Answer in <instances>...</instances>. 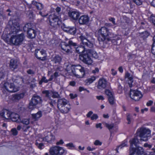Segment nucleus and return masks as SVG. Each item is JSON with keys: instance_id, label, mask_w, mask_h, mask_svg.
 Returning <instances> with one entry per match:
<instances>
[{"instance_id": "c03bdc74", "label": "nucleus", "mask_w": 155, "mask_h": 155, "mask_svg": "<svg viewBox=\"0 0 155 155\" xmlns=\"http://www.w3.org/2000/svg\"><path fill=\"white\" fill-rule=\"evenodd\" d=\"M105 126L110 131V130L114 127V124H110L106 123Z\"/></svg>"}, {"instance_id": "09e8293b", "label": "nucleus", "mask_w": 155, "mask_h": 155, "mask_svg": "<svg viewBox=\"0 0 155 155\" xmlns=\"http://www.w3.org/2000/svg\"><path fill=\"white\" fill-rule=\"evenodd\" d=\"M73 65H71V64H68L67 65L66 70L67 71H69L71 70H72V68Z\"/></svg>"}, {"instance_id": "de8ad7c7", "label": "nucleus", "mask_w": 155, "mask_h": 155, "mask_svg": "<svg viewBox=\"0 0 155 155\" xmlns=\"http://www.w3.org/2000/svg\"><path fill=\"white\" fill-rule=\"evenodd\" d=\"M12 134L14 135H16L18 134V131L15 128H12L11 130Z\"/></svg>"}, {"instance_id": "ea45409f", "label": "nucleus", "mask_w": 155, "mask_h": 155, "mask_svg": "<svg viewBox=\"0 0 155 155\" xmlns=\"http://www.w3.org/2000/svg\"><path fill=\"white\" fill-rule=\"evenodd\" d=\"M48 81V80L45 77L43 76L41 80L39 81V83L41 85L43 82L47 83Z\"/></svg>"}, {"instance_id": "bf43d9fd", "label": "nucleus", "mask_w": 155, "mask_h": 155, "mask_svg": "<svg viewBox=\"0 0 155 155\" xmlns=\"http://www.w3.org/2000/svg\"><path fill=\"white\" fill-rule=\"evenodd\" d=\"M99 69L97 68H96L94 70L92 71V72L93 73H98L99 72Z\"/></svg>"}, {"instance_id": "7c9ffc66", "label": "nucleus", "mask_w": 155, "mask_h": 155, "mask_svg": "<svg viewBox=\"0 0 155 155\" xmlns=\"http://www.w3.org/2000/svg\"><path fill=\"white\" fill-rule=\"evenodd\" d=\"M67 32L72 35H75L76 32V29L74 27H70L68 28Z\"/></svg>"}, {"instance_id": "c85d7f7f", "label": "nucleus", "mask_w": 155, "mask_h": 155, "mask_svg": "<svg viewBox=\"0 0 155 155\" xmlns=\"http://www.w3.org/2000/svg\"><path fill=\"white\" fill-rule=\"evenodd\" d=\"M52 91L45 90L42 91V93L45 95V97L48 98L49 99L51 98Z\"/></svg>"}, {"instance_id": "58836bf2", "label": "nucleus", "mask_w": 155, "mask_h": 155, "mask_svg": "<svg viewBox=\"0 0 155 155\" xmlns=\"http://www.w3.org/2000/svg\"><path fill=\"white\" fill-rule=\"evenodd\" d=\"M35 72L36 70L32 69H29L28 70L26 71V72L27 74L32 75H34L35 73Z\"/></svg>"}, {"instance_id": "dca6fc26", "label": "nucleus", "mask_w": 155, "mask_h": 155, "mask_svg": "<svg viewBox=\"0 0 155 155\" xmlns=\"http://www.w3.org/2000/svg\"><path fill=\"white\" fill-rule=\"evenodd\" d=\"M68 16L71 20H77L80 16L79 13L76 11H70L68 13Z\"/></svg>"}, {"instance_id": "5fc2aeb1", "label": "nucleus", "mask_w": 155, "mask_h": 155, "mask_svg": "<svg viewBox=\"0 0 155 155\" xmlns=\"http://www.w3.org/2000/svg\"><path fill=\"white\" fill-rule=\"evenodd\" d=\"M70 96L71 99H74L77 97V95L76 94L71 93L70 94Z\"/></svg>"}, {"instance_id": "ddd939ff", "label": "nucleus", "mask_w": 155, "mask_h": 155, "mask_svg": "<svg viewBox=\"0 0 155 155\" xmlns=\"http://www.w3.org/2000/svg\"><path fill=\"white\" fill-rule=\"evenodd\" d=\"M35 57L38 59L44 61L46 59V54L44 50L38 49L35 51Z\"/></svg>"}, {"instance_id": "c756f323", "label": "nucleus", "mask_w": 155, "mask_h": 155, "mask_svg": "<svg viewBox=\"0 0 155 155\" xmlns=\"http://www.w3.org/2000/svg\"><path fill=\"white\" fill-rule=\"evenodd\" d=\"M32 116L35 120H37L41 116V111H38L36 114H32Z\"/></svg>"}, {"instance_id": "f704fd0d", "label": "nucleus", "mask_w": 155, "mask_h": 155, "mask_svg": "<svg viewBox=\"0 0 155 155\" xmlns=\"http://www.w3.org/2000/svg\"><path fill=\"white\" fill-rule=\"evenodd\" d=\"M20 123H22L24 124H25V125H28L30 123L29 119L26 118L21 119V118Z\"/></svg>"}, {"instance_id": "a18cd8bd", "label": "nucleus", "mask_w": 155, "mask_h": 155, "mask_svg": "<svg viewBox=\"0 0 155 155\" xmlns=\"http://www.w3.org/2000/svg\"><path fill=\"white\" fill-rule=\"evenodd\" d=\"M69 27L67 26L66 25H65L63 23L61 25V28L64 31L67 32L68 31V30L69 28Z\"/></svg>"}, {"instance_id": "49530a36", "label": "nucleus", "mask_w": 155, "mask_h": 155, "mask_svg": "<svg viewBox=\"0 0 155 155\" xmlns=\"http://www.w3.org/2000/svg\"><path fill=\"white\" fill-rule=\"evenodd\" d=\"M137 5L139 6L141 5L142 2L140 0H132Z\"/></svg>"}, {"instance_id": "a878e982", "label": "nucleus", "mask_w": 155, "mask_h": 155, "mask_svg": "<svg viewBox=\"0 0 155 155\" xmlns=\"http://www.w3.org/2000/svg\"><path fill=\"white\" fill-rule=\"evenodd\" d=\"M140 37L142 38L143 40H145L150 35V33L147 31L139 33Z\"/></svg>"}, {"instance_id": "9b49d317", "label": "nucleus", "mask_w": 155, "mask_h": 155, "mask_svg": "<svg viewBox=\"0 0 155 155\" xmlns=\"http://www.w3.org/2000/svg\"><path fill=\"white\" fill-rule=\"evenodd\" d=\"M49 152L51 155H62L65 152L66 153L67 151L62 147L55 146L51 147Z\"/></svg>"}, {"instance_id": "8fccbe9b", "label": "nucleus", "mask_w": 155, "mask_h": 155, "mask_svg": "<svg viewBox=\"0 0 155 155\" xmlns=\"http://www.w3.org/2000/svg\"><path fill=\"white\" fill-rule=\"evenodd\" d=\"M98 118V116L97 114H94L91 117V119L92 120H96Z\"/></svg>"}, {"instance_id": "0eeeda50", "label": "nucleus", "mask_w": 155, "mask_h": 155, "mask_svg": "<svg viewBox=\"0 0 155 155\" xmlns=\"http://www.w3.org/2000/svg\"><path fill=\"white\" fill-rule=\"evenodd\" d=\"M48 19L49 25L53 28H56L59 25L61 22L59 21V16L55 13H52L49 15Z\"/></svg>"}, {"instance_id": "6e6d98bb", "label": "nucleus", "mask_w": 155, "mask_h": 155, "mask_svg": "<svg viewBox=\"0 0 155 155\" xmlns=\"http://www.w3.org/2000/svg\"><path fill=\"white\" fill-rule=\"evenodd\" d=\"M151 52L153 54L155 55V45H152Z\"/></svg>"}, {"instance_id": "3c124183", "label": "nucleus", "mask_w": 155, "mask_h": 155, "mask_svg": "<svg viewBox=\"0 0 155 155\" xmlns=\"http://www.w3.org/2000/svg\"><path fill=\"white\" fill-rule=\"evenodd\" d=\"M94 145L96 146L101 145L102 144V142L98 140H96L94 141Z\"/></svg>"}, {"instance_id": "37998d69", "label": "nucleus", "mask_w": 155, "mask_h": 155, "mask_svg": "<svg viewBox=\"0 0 155 155\" xmlns=\"http://www.w3.org/2000/svg\"><path fill=\"white\" fill-rule=\"evenodd\" d=\"M127 142H125L122 143L119 146H118L117 148L115 150L116 151V152L117 153H118V149L119 148L121 149L123 147L126 146L127 145Z\"/></svg>"}, {"instance_id": "680f3d73", "label": "nucleus", "mask_w": 155, "mask_h": 155, "mask_svg": "<svg viewBox=\"0 0 155 155\" xmlns=\"http://www.w3.org/2000/svg\"><path fill=\"white\" fill-rule=\"evenodd\" d=\"M118 89L119 91H118V93H121L122 91V87L120 85H119L118 86Z\"/></svg>"}, {"instance_id": "aec40b11", "label": "nucleus", "mask_w": 155, "mask_h": 155, "mask_svg": "<svg viewBox=\"0 0 155 155\" xmlns=\"http://www.w3.org/2000/svg\"><path fill=\"white\" fill-rule=\"evenodd\" d=\"M11 112L6 110H2L0 112V115L5 118L8 119H10Z\"/></svg>"}, {"instance_id": "2eb2a0df", "label": "nucleus", "mask_w": 155, "mask_h": 155, "mask_svg": "<svg viewBox=\"0 0 155 155\" xmlns=\"http://www.w3.org/2000/svg\"><path fill=\"white\" fill-rule=\"evenodd\" d=\"M107 84V80L104 78H101L99 79L97 87L98 89L102 90L106 87Z\"/></svg>"}, {"instance_id": "393cba45", "label": "nucleus", "mask_w": 155, "mask_h": 155, "mask_svg": "<svg viewBox=\"0 0 155 155\" xmlns=\"http://www.w3.org/2000/svg\"><path fill=\"white\" fill-rule=\"evenodd\" d=\"M63 106L61 107L58 108L60 111L62 113L65 114L68 113L70 109V107L69 106Z\"/></svg>"}, {"instance_id": "423d86ee", "label": "nucleus", "mask_w": 155, "mask_h": 155, "mask_svg": "<svg viewBox=\"0 0 155 155\" xmlns=\"http://www.w3.org/2000/svg\"><path fill=\"white\" fill-rule=\"evenodd\" d=\"M77 46V44L71 40H69L68 43L63 42L61 45L62 49L68 54L72 53L71 47H75Z\"/></svg>"}, {"instance_id": "cd10ccee", "label": "nucleus", "mask_w": 155, "mask_h": 155, "mask_svg": "<svg viewBox=\"0 0 155 155\" xmlns=\"http://www.w3.org/2000/svg\"><path fill=\"white\" fill-rule=\"evenodd\" d=\"M32 4L35 6L38 10H41L43 8V6L42 4L38 3L36 1H32Z\"/></svg>"}, {"instance_id": "20e7f679", "label": "nucleus", "mask_w": 155, "mask_h": 155, "mask_svg": "<svg viewBox=\"0 0 155 155\" xmlns=\"http://www.w3.org/2000/svg\"><path fill=\"white\" fill-rule=\"evenodd\" d=\"M130 142L129 155H134L135 153L138 155H142L143 153V150L142 147L138 146L139 141L137 136L130 140Z\"/></svg>"}, {"instance_id": "7ed1b4c3", "label": "nucleus", "mask_w": 155, "mask_h": 155, "mask_svg": "<svg viewBox=\"0 0 155 155\" xmlns=\"http://www.w3.org/2000/svg\"><path fill=\"white\" fill-rule=\"evenodd\" d=\"M98 40L99 41L104 43L106 42V40L110 41L113 40V35L109 31V29L105 27H102L97 32Z\"/></svg>"}, {"instance_id": "e2e57ef3", "label": "nucleus", "mask_w": 155, "mask_h": 155, "mask_svg": "<svg viewBox=\"0 0 155 155\" xmlns=\"http://www.w3.org/2000/svg\"><path fill=\"white\" fill-rule=\"evenodd\" d=\"M111 74L113 75H115L117 74V71L114 69H112L111 70Z\"/></svg>"}, {"instance_id": "4c0bfd02", "label": "nucleus", "mask_w": 155, "mask_h": 155, "mask_svg": "<svg viewBox=\"0 0 155 155\" xmlns=\"http://www.w3.org/2000/svg\"><path fill=\"white\" fill-rule=\"evenodd\" d=\"M108 99L110 105H112L115 104V99L114 96L108 97Z\"/></svg>"}, {"instance_id": "f8f14e48", "label": "nucleus", "mask_w": 155, "mask_h": 155, "mask_svg": "<svg viewBox=\"0 0 155 155\" xmlns=\"http://www.w3.org/2000/svg\"><path fill=\"white\" fill-rule=\"evenodd\" d=\"M130 98L135 101H138L143 96L140 91L138 90L130 89Z\"/></svg>"}, {"instance_id": "774afa93", "label": "nucleus", "mask_w": 155, "mask_h": 155, "mask_svg": "<svg viewBox=\"0 0 155 155\" xmlns=\"http://www.w3.org/2000/svg\"><path fill=\"white\" fill-rule=\"evenodd\" d=\"M64 143V141L62 140H61L58 142L56 143V144L57 145L59 144H63Z\"/></svg>"}, {"instance_id": "b1692460", "label": "nucleus", "mask_w": 155, "mask_h": 155, "mask_svg": "<svg viewBox=\"0 0 155 155\" xmlns=\"http://www.w3.org/2000/svg\"><path fill=\"white\" fill-rule=\"evenodd\" d=\"M28 37L30 38H34L36 35V32L35 30L32 28L30 29L27 32Z\"/></svg>"}, {"instance_id": "5701e85b", "label": "nucleus", "mask_w": 155, "mask_h": 155, "mask_svg": "<svg viewBox=\"0 0 155 155\" xmlns=\"http://www.w3.org/2000/svg\"><path fill=\"white\" fill-rule=\"evenodd\" d=\"M25 95L24 93L20 94H15L13 95V100L15 101H19L20 99L23 98Z\"/></svg>"}, {"instance_id": "2f4dec72", "label": "nucleus", "mask_w": 155, "mask_h": 155, "mask_svg": "<svg viewBox=\"0 0 155 155\" xmlns=\"http://www.w3.org/2000/svg\"><path fill=\"white\" fill-rule=\"evenodd\" d=\"M32 28L31 23H27L25 24L23 27V29L25 32H28V31Z\"/></svg>"}, {"instance_id": "f3484780", "label": "nucleus", "mask_w": 155, "mask_h": 155, "mask_svg": "<svg viewBox=\"0 0 155 155\" xmlns=\"http://www.w3.org/2000/svg\"><path fill=\"white\" fill-rule=\"evenodd\" d=\"M78 22L81 25L87 24L89 20V18L87 15H84L81 16L78 19Z\"/></svg>"}, {"instance_id": "13d9d810", "label": "nucleus", "mask_w": 155, "mask_h": 155, "mask_svg": "<svg viewBox=\"0 0 155 155\" xmlns=\"http://www.w3.org/2000/svg\"><path fill=\"white\" fill-rule=\"evenodd\" d=\"M93 114V112L92 111H90L86 115L87 117H90Z\"/></svg>"}, {"instance_id": "79ce46f5", "label": "nucleus", "mask_w": 155, "mask_h": 155, "mask_svg": "<svg viewBox=\"0 0 155 155\" xmlns=\"http://www.w3.org/2000/svg\"><path fill=\"white\" fill-rule=\"evenodd\" d=\"M105 91L106 94L108 97H110L113 96V93L110 90L108 89H106Z\"/></svg>"}, {"instance_id": "bb28decb", "label": "nucleus", "mask_w": 155, "mask_h": 155, "mask_svg": "<svg viewBox=\"0 0 155 155\" xmlns=\"http://www.w3.org/2000/svg\"><path fill=\"white\" fill-rule=\"evenodd\" d=\"M62 58L58 55H56L53 57L51 58V61L55 64H59L61 61Z\"/></svg>"}, {"instance_id": "39448f33", "label": "nucleus", "mask_w": 155, "mask_h": 155, "mask_svg": "<svg viewBox=\"0 0 155 155\" xmlns=\"http://www.w3.org/2000/svg\"><path fill=\"white\" fill-rule=\"evenodd\" d=\"M137 134L140 138V141H146L150 136V130L146 128H141L137 130Z\"/></svg>"}, {"instance_id": "c9c22d12", "label": "nucleus", "mask_w": 155, "mask_h": 155, "mask_svg": "<svg viewBox=\"0 0 155 155\" xmlns=\"http://www.w3.org/2000/svg\"><path fill=\"white\" fill-rule=\"evenodd\" d=\"M51 97L53 98H59L60 96L58 92L52 91Z\"/></svg>"}, {"instance_id": "6ab92c4d", "label": "nucleus", "mask_w": 155, "mask_h": 155, "mask_svg": "<svg viewBox=\"0 0 155 155\" xmlns=\"http://www.w3.org/2000/svg\"><path fill=\"white\" fill-rule=\"evenodd\" d=\"M21 117L19 115L14 112H11L10 119L13 122L20 123Z\"/></svg>"}, {"instance_id": "e433bc0d", "label": "nucleus", "mask_w": 155, "mask_h": 155, "mask_svg": "<svg viewBox=\"0 0 155 155\" xmlns=\"http://www.w3.org/2000/svg\"><path fill=\"white\" fill-rule=\"evenodd\" d=\"M48 102L50 105L53 107H54L56 105V102L55 100H53L51 98L49 99Z\"/></svg>"}, {"instance_id": "052dcab7", "label": "nucleus", "mask_w": 155, "mask_h": 155, "mask_svg": "<svg viewBox=\"0 0 155 155\" xmlns=\"http://www.w3.org/2000/svg\"><path fill=\"white\" fill-rule=\"evenodd\" d=\"M39 14L43 17H45L48 15V14H47L46 15L45 14H44L43 13V12H42L41 11H40L39 12Z\"/></svg>"}, {"instance_id": "473e14b6", "label": "nucleus", "mask_w": 155, "mask_h": 155, "mask_svg": "<svg viewBox=\"0 0 155 155\" xmlns=\"http://www.w3.org/2000/svg\"><path fill=\"white\" fill-rule=\"evenodd\" d=\"M89 51H90V56L91 55L93 58H98V55L95 51L89 49Z\"/></svg>"}, {"instance_id": "864d4df0", "label": "nucleus", "mask_w": 155, "mask_h": 155, "mask_svg": "<svg viewBox=\"0 0 155 155\" xmlns=\"http://www.w3.org/2000/svg\"><path fill=\"white\" fill-rule=\"evenodd\" d=\"M109 20L114 25L116 24L115 22V19L114 18L110 17Z\"/></svg>"}, {"instance_id": "0e129e2a", "label": "nucleus", "mask_w": 155, "mask_h": 155, "mask_svg": "<svg viewBox=\"0 0 155 155\" xmlns=\"http://www.w3.org/2000/svg\"><path fill=\"white\" fill-rule=\"evenodd\" d=\"M75 84L76 83L75 81H71L70 82H69L70 85L72 86H75Z\"/></svg>"}, {"instance_id": "4468645a", "label": "nucleus", "mask_w": 155, "mask_h": 155, "mask_svg": "<svg viewBox=\"0 0 155 155\" xmlns=\"http://www.w3.org/2000/svg\"><path fill=\"white\" fill-rule=\"evenodd\" d=\"M3 87L4 90L10 92H15L17 91L14 84L12 83L5 82L4 83Z\"/></svg>"}, {"instance_id": "4d7b16f0", "label": "nucleus", "mask_w": 155, "mask_h": 155, "mask_svg": "<svg viewBox=\"0 0 155 155\" xmlns=\"http://www.w3.org/2000/svg\"><path fill=\"white\" fill-rule=\"evenodd\" d=\"M66 146L67 147H71V148L74 147L73 144L71 143L67 144L66 145Z\"/></svg>"}, {"instance_id": "f257e3e1", "label": "nucleus", "mask_w": 155, "mask_h": 155, "mask_svg": "<svg viewBox=\"0 0 155 155\" xmlns=\"http://www.w3.org/2000/svg\"><path fill=\"white\" fill-rule=\"evenodd\" d=\"M20 31L19 23L13 21L9 33L11 37L9 39V42L12 45L18 46L22 44L25 37L23 33L18 34Z\"/></svg>"}, {"instance_id": "a211bd4d", "label": "nucleus", "mask_w": 155, "mask_h": 155, "mask_svg": "<svg viewBox=\"0 0 155 155\" xmlns=\"http://www.w3.org/2000/svg\"><path fill=\"white\" fill-rule=\"evenodd\" d=\"M18 66V63L16 59H12L10 60L9 67L12 71L17 68Z\"/></svg>"}, {"instance_id": "412c9836", "label": "nucleus", "mask_w": 155, "mask_h": 155, "mask_svg": "<svg viewBox=\"0 0 155 155\" xmlns=\"http://www.w3.org/2000/svg\"><path fill=\"white\" fill-rule=\"evenodd\" d=\"M55 137L54 136L51 134L50 133L47 135L45 138H43V140L47 141L48 143H51L54 140Z\"/></svg>"}, {"instance_id": "a19ab883", "label": "nucleus", "mask_w": 155, "mask_h": 155, "mask_svg": "<svg viewBox=\"0 0 155 155\" xmlns=\"http://www.w3.org/2000/svg\"><path fill=\"white\" fill-rule=\"evenodd\" d=\"M95 79L96 78L95 77H91V78H88L86 80L87 81V83H89V84H90L92 83L95 80Z\"/></svg>"}, {"instance_id": "6e6552de", "label": "nucleus", "mask_w": 155, "mask_h": 155, "mask_svg": "<svg viewBox=\"0 0 155 155\" xmlns=\"http://www.w3.org/2000/svg\"><path fill=\"white\" fill-rule=\"evenodd\" d=\"M74 75L79 78L83 77L84 74V68L80 65H74L72 68Z\"/></svg>"}, {"instance_id": "9d476101", "label": "nucleus", "mask_w": 155, "mask_h": 155, "mask_svg": "<svg viewBox=\"0 0 155 155\" xmlns=\"http://www.w3.org/2000/svg\"><path fill=\"white\" fill-rule=\"evenodd\" d=\"M42 100L39 96L34 95L32 97L29 104V108L33 110L35 108L36 105L41 103Z\"/></svg>"}, {"instance_id": "603ef678", "label": "nucleus", "mask_w": 155, "mask_h": 155, "mask_svg": "<svg viewBox=\"0 0 155 155\" xmlns=\"http://www.w3.org/2000/svg\"><path fill=\"white\" fill-rule=\"evenodd\" d=\"M127 121H128V122H127L128 124H130V115L129 114H127Z\"/></svg>"}, {"instance_id": "1a4fd4ad", "label": "nucleus", "mask_w": 155, "mask_h": 155, "mask_svg": "<svg viewBox=\"0 0 155 155\" xmlns=\"http://www.w3.org/2000/svg\"><path fill=\"white\" fill-rule=\"evenodd\" d=\"M83 52L84 53L79 55L80 60L86 64H91L92 60L90 55V51L88 50H87V51Z\"/></svg>"}, {"instance_id": "4be33fe9", "label": "nucleus", "mask_w": 155, "mask_h": 155, "mask_svg": "<svg viewBox=\"0 0 155 155\" xmlns=\"http://www.w3.org/2000/svg\"><path fill=\"white\" fill-rule=\"evenodd\" d=\"M57 103V107L58 108L63 106H66L68 103V102L64 98H61L58 100Z\"/></svg>"}, {"instance_id": "69168bd1", "label": "nucleus", "mask_w": 155, "mask_h": 155, "mask_svg": "<svg viewBox=\"0 0 155 155\" xmlns=\"http://www.w3.org/2000/svg\"><path fill=\"white\" fill-rule=\"evenodd\" d=\"M96 98L99 100H103L104 99V98L102 96H97Z\"/></svg>"}, {"instance_id": "f03ea898", "label": "nucleus", "mask_w": 155, "mask_h": 155, "mask_svg": "<svg viewBox=\"0 0 155 155\" xmlns=\"http://www.w3.org/2000/svg\"><path fill=\"white\" fill-rule=\"evenodd\" d=\"M79 38L84 45L76 48V51L79 54L84 53L83 52L87 51L88 48H91L93 46V38L87 33L84 32L79 37Z\"/></svg>"}, {"instance_id": "338daca9", "label": "nucleus", "mask_w": 155, "mask_h": 155, "mask_svg": "<svg viewBox=\"0 0 155 155\" xmlns=\"http://www.w3.org/2000/svg\"><path fill=\"white\" fill-rule=\"evenodd\" d=\"M153 103V101H149L147 103V106H150L152 105Z\"/></svg>"}, {"instance_id": "72a5a7b5", "label": "nucleus", "mask_w": 155, "mask_h": 155, "mask_svg": "<svg viewBox=\"0 0 155 155\" xmlns=\"http://www.w3.org/2000/svg\"><path fill=\"white\" fill-rule=\"evenodd\" d=\"M35 145L37 147L40 149H42L44 147V145L43 143H39L38 140H36L35 143Z\"/></svg>"}]
</instances>
